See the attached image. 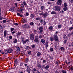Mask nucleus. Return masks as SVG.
I'll return each mask as SVG.
<instances>
[{
    "mask_svg": "<svg viewBox=\"0 0 73 73\" xmlns=\"http://www.w3.org/2000/svg\"><path fill=\"white\" fill-rule=\"evenodd\" d=\"M29 15V13L28 12H27L25 14V16H28Z\"/></svg>",
    "mask_w": 73,
    "mask_h": 73,
    "instance_id": "a18cd8bd",
    "label": "nucleus"
},
{
    "mask_svg": "<svg viewBox=\"0 0 73 73\" xmlns=\"http://www.w3.org/2000/svg\"><path fill=\"white\" fill-rule=\"evenodd\" d=\"M19 11L20 12H22V11H23V9L22 8H21L20 9H19Z\"/></svg>",
    "mask_w": 73,
    "mask_h": 73,
    "instance_id": "de8ad7c7",
    "label": "nucleus"
},
{
    "mask_svg": "<svg viewBox=\"0 0 73 73\" xmlns=\"http://www.w3.org/2000/svg\"><path fill=\"white\" fill-rule=\"evenodd\" d=\"M67 58L68 60H69V59H70V60H72V59L70 58V55H68L67 56Z\"/></svg>",
    "mask_w": 73,
    "mask_h": 73,
    "instance_id": "ea45409f",
    "label": "nucleus"
},
{
    "mask_svg": "<svg viewBox=\"0 0 73 73\" xmlns=\"http://www.w3.org/2000/svg\"><path fill=\"white\" fill-rule=\"evenodd\" d=\"M62 27V25H60V24L58 25V28H61Z\"/></svg>",
    "mask_w": 73,
    "mask_h": 73,
    "instance_id": "4c0bfd02",
    "label": "nucleus"
},
{
    "mask_svg": "<svg viewBox=\"0 0 73 73\" xmlns=\"http://www.w3.org/2000/svg\"><path fill=\"white\" fill-rule=\"evenodd\" d=\"M31 46L32 48H35V47H36V44H33L32 45H31Z\"/></svg>",
    "mask_w": 73,
    "mask_h": 73,
    "instance_id": "c85d7f7f",
    "label": "nucleus"
},
{
    "mask_svg": "<svg viewBox=\"0 0 73 73\" xmlns=\"http://www.w3.org/2000/svg\"><path fill=\"white\" fill-rule=\"evenodd\" d=\"M62 4V0H58L57 4L58 5H60Z\"/></svg>",
    "mask_w": 73,
    "mask_h": 73,
    "instance_id": "39448f33",
    "label": "nucleus"
},
{
    "mask_svg": "<svg viewBox=\"0 0 73 73\" xmlns=\"http://www.w3.org/2000/svg\"><path fill=\"white\" fill-rule=\"evenodd\" d=\"M69 1L71 3L73 4V0H69Z\"/></svg>",
    "mask_w": 73,
    "mask_h": 73,
    "instance_id": "0e129e2a",
    "label": "nucleus"
},
{
    "mask_svg": "<svg viewBox=\"0 0 73 73\" xmlns=\"http://www.w3.org/2000/svg\"><path fill=\"white\" fill-rule=\"evenodd\" d=\"M13 42H14V43H15V44L17 43V39H15L14 40Z\"/></svg>",
    "mask_w": 73,
    "mask_h": 73,
    "instance_id": "bb28decb",
    "label": "nucleus"
},
{
    "mask_svg": "<svg viewBox=\"0 0 73 73\" xmlns=\"http://www.w3.org/2000/svg\"><path fill=\"white\" fill-rule=\"evenodd\" d=\"M30 17H31L32 19L34 18V15L33 14H31L30 15Z\"/></svg>",
    "mask_w": 73,
    "mask_h": 73,
    "instance_id": "412c9836",
    "label": "nucleus"
},
{
    "mask_svg": "<svg viewBox=\"0 0 73 73\" xmlns=\"http://www.w3.org/2000/svg\"><path fill=\"white\" fill-rule=\"evenodd\" d=\"M36 71H37V69L36 68H34L32 70V72L33 73H36Z\"/></svg>",
    "mask_w": 73,
    "mask_h": 73,
    "instance_id": "9b49d317",
    "label": "nucleus"
},
{
    "mask_svg": "<svg viewBox=\"0 0 73 73\" xmlns=\"http://www.w3.org/2000/svg\"><path fill=\"white\" fill-rule=\"evenodd\" d=\"M27 72L29 73H31V68H30V67H29V66H28L27 67Z\"/></svg>",
    "mask_w": 73,
    "mask_h": 73,
    "instance_id": "0eeeda50",
    "label": "nucleus"
},
{
    "mask_svg": "<svg viewBox=\"0 0 73 73\" xmlns=\"http://www.w3.org/2000/svg\"><path fill=\"white\" fill-rule=\"evenodd\" d=\"M28 53L29 54V55H30V54H31L32 52H31V51H30L28 52Z\"/></svg>",
    "mask_w": 73,
    "mask_h": 73,
    "instance_id": "052dcab7",
    "label": "nucleus"
},
{
    "mask_svg": "<svg viewBox=\"0 0 73 73\" xmlns=\"http://www.w3.org/2000/svg\"><path fill=\"white\" fill-rule=\"evenodd\" d=\"M11 53V52L9 51L8 49H7V50H5V54H7V53Z\"/></svg>",
    "mask_w": 73,
    "mask_h": 73,
    "instance_id": "4468645a",
    "label": "nucleus"
},
{
    "mask_svg": "<svg viewBox=\"0 0 73 73\" xmlns=\"http://www.w3.org/2000/svg\"><path fill=\"white\" fill-rule=\"evenodd\" d=\"M32 49V48H31V47H29V46H27L26 47V49Z\"/></svg>",
    "mask_w": 73,
    "mask_h": 73,
    "instance_id": "cd10ccee",
    "label": "nucleus"
},
{
    "mask_svg": "<svg viewBox=\"0 0 73 73\" xmlns=\"http://www.w3.org/2000/svg\"><path fill=\"white\" fill-rule=\"evenodd\" d=\"M49 68V66L47 65L46 66L44 67V69L45 70H48V69Z\"/></svg>",
    "mask_w": 73,
    "mask_h": 73,
    "instance_id": "f3484780",
    "label": "nucleus"
},
{
    "mask_svg": "<svg viewBox=\"0 0 73 73\" xmlns=\"http://www.w3.org/2000/svg\"><path fill=\"white\" fill-rule=\"evenodd\" d=\"M64 7H67V4L66 3H64Z\"/></svg>",
    "mask_w": 73,
    "mask_h": 73,
    "instance_id": "3c124183",
    "label": "nucleus"
},
{
    "mask_svg": "<svg viewBox=\"0 0 73 73\" xmlns=\"http://www.w3.org/2000/svg\"><path fill=\"white\" fill-rule=\"evenodd\" d=\"M48 43H49V42H48V41H46L45 44V48L46 49H47V48L48 47Z\"/></svg>",
    "mask_w": 73,
    "mask_h": 73,
    "instance_id": "9d476101",
    "label": "nucleus"
},
{
    "mask_svg": "<svg viewBox=\"0 0 73 73\" xmlns=\"http://www.w3.org/2000/svg\"><path fill=\"white\" fill-rule=\"evenodd\" d=\"M3 58H9V57H7V55H3Z\"/></svg>",
    "mask_w": 73,
    "mask_h": 73,
    "instance_id": "c756f323",
    "label": "nucleus"
},
{
    "mask_svg": "<svg viewBox=\"0 0 73 73\" xmlns=\"http://www.w3.org/2000/svg\"><path fill=\"white\" fill-rule=\"evenodd\" d=\"M70 24H73V19H72L70 22Z\"/></svg>",
    "mask_w": 73,
    "mask_h": 73,
    "instance_id": "774afa93",
    "label": "nucleus"
},
{
    "mask_svg": "<svg viewBox=\"0 0 73 73\" xmlns=\"http://www.w3.org/2000/svg\"><path fill=\"white\" fill-rule=\"evenodd\" d=\"M60 6H57V5L54 7V10L55 12H57V11H60Z\"/></svg>",
    "mask_w": 73,
    "mask_h": 73,
    "instance_id": "f03ea898",
    "label": "nucleus"
},
{
    "mask_svg": "<svg viewBox=\"0 0 73 73\" xmlns=\"http://www.w3.org/2000/svg\"><path fill=\"white\" fill-rule=\"evenodd\" d=\"M23 4L25 6V5H27V3H26V2H25V1H23Z\"/></svg>",
    "mask_w": 73,
    "mask_h": 73,
    "instance_id": "603ef678",
    "label": "nucleus"
},
{
    "mask_svg": "<svg viewBox=\"0 0 73 73\" xmlns=\"http://www.w3.org/2000/svg\"><path fill=\"white\" fill-rule=\"evenodd\" d=\"M30 24L31 25H34V23H33V22H31L30 23Z\"/></svg>",
    "mask_w": 73,
    "mask_h": 73,
    "instance_id": "58836bf2",
    "label": "nucleus"
},
{
    "mask_svg": "<svg viewBox=\"0 0 73 73\" xmlns=\"http://www.w3.org/2000/svg\"><path fill=\"white\" fill-rule=\"evenodd\" d=\"M35 38L34 40V41L35 42H39V41L38 40V39L39 38V37L38 36H35Z\"/></svg>",
    "mask_w": 73,
    "mask_h": 73,
    "instance_id": "20e7f679",
    "label": "nucleus"
},
{
    "mask_svg": "<svg viewBox=\"0 0 73 73\" xmlns=\"http://www.w3.org/2000/svg\"><path fill=\"white\" fill-rule=\"evenodd\" d=\"M27 24H25L22 25V27L24 29H27Z\"/></svg>",
    "mask_w": 73,
    "mask_h": 73,
    "instance_id": "f8f14e48",
    "label": "nucleus"
},
{
    "mask_svg": "<svg viewBox=\"0 0 73 73\" xmlns=\"http://www.w3.org/2000/svg\"><path fill=\"white\" fill-rule=\"evenodd\" d=\"M8 50H9V52H10V53L11 52H12V51L13 50V49L11 48H9L8 49Z\"/></svg>",
    "mask_w": 73,
    "mask_h": 73,
    "instance_id": "f704fd0d",
    "label": "nucleus"
},
{
    "mask_svg": "<svg viewBox=\"0 0 73 73\" xmlns=\"http://www.w3.org/2000/svg\"><path fill=\"white\" fill-rule=\"evenodd\" d=\"M4 37H6L7 36V30H5L4 31Z\"/></svg>",
    "mask_w": 73,
    "mask_h": 73,
    "instance_id": "dca6fc26",
    "label": "nucleus"
},
{
    "mask_svg": "<svg viewBox=\"0 0 73 73\" xmlns=\"http://www.w3.org/2000/svg\"><path fill=\"white\" fill-rule=\"evenodd\" d=\"M23 63L22 62H21L20 64V66H23Z\"/></svg>",
    "mask_w": 73,
    "mask_h": 73,
    "instance_id": "69168bd1",
    "label": "nucleus"
},
{
    "mask_svg": "<svg viewBox=\"0 0 73 73\" xmlns=\"http://www.w3.org/2000/svg\"><path fill=\"white\" fill-rule=\"evenodd\" d=\"M51 13L52 15H55L56 14V12L54 11H52L51 12Z\"/></svg>",
    "mask_w": 73,
    "mask_h": 73,
    "instance_id": "b1692460",
    "label": "nucleus"
},
{
    "mask_svg": "<svg viewBox=\"0 0 73 73\" xmlns=\"http://www.w3.org/2000/svg\"><path fill=\"white\" fill-rule=\"evenodd\" d=\"M42 24L44 25H45L46 24V22L43 21L42 22Z\"/></svg>",
    "mask_w": 73,
    "mask_h": 73,
    "instance_id": "4d7b16f0",
    "label": "nucleus"
},
{
    "mask_svg": "<svg viewBox=\"0 0 73 73\" xmlns=\"http://www.w3.org/2000/svg\"><path fill=\"white\" fill-rule=\"evenodd\" d=\"M28 61H29V58H26L25 60V63H27V62H28Z\"/></svg>",
    "mask_w": 73,
    "mask_h": 73,
    "instance_id": "2f4dec72",
    "label": "nucleus"
},
{
    "mask_svg": "<svg viewBox=\"0 0 73 73\" xmlns=\"http://www.w3.org/2000/svg\"><path fill=\"white\" fill-rule=\"evenodd\" d=\"M40 9L42 11L44 10V9H45V7L44 6L42 5L41 7H40Z\"/></svg>",
    "mask_w": 73,
    "mask_h": 73,
    "instance_id": "a211bd4d",
    "label": "nucleus"
},
{
    "mask_svg": "<svg viewBox=\"0 0 73 73\" xmlns=\"http://www.w3.org/2000/svg\"><path fill=\"white\" fill-rule=\"evenodd\" d=\"M60 13L61 14H64L65 13L64 12V10H61L60 11Z\"/></svg>",
    "mask_w": 73,
    "mask_h": 73,
    "instance_id": "c9c22d12",
    "label": "nucleus"
},
{
    "mask_svg": "<svg viewBox=\"0 0 73 73\" xmlns=\"http://www.w3.org/2000/svg\"><path fill=\"white\" fill-rule=\"evenodd\" d=\"M43 32V30H40L38 32V33L40 34H42Z\"/></svg>",
    "mask_w": 73,
    "mask_h": 73,
    "instance_id": "72a5a7b5",
    "label": "nucleus"
},
{
    "mask_svg": "<svg viewBox=\"0 0 73 73\" xmlns=\"http://www.w3.org/2000/svg\"><path fill=\"white\" fill-rule=\"evenodd\" d=\"M37 67H38V68H41V64L40 63H38L37 64Z\"/></svg>",
    "mask_w": 73,
    "mask_h": 73,
    "instance_id": "aec40b11",
    "label": "nucleus"
},
{
    "mask_svg": "<svg viewBox=\"0 0 73 73\" xmlns=\"http://www.w3.org/2000/svg\"><path fill=\"white\" fill-rule=\"evenodd\" d=\"M72 36V34H71V33H69L68 34L67 36H68V37H70V36Z\"/></svg>",
    "mask_w": 73,
    "mask_h": 73,
    "instance_id": "37998d69",
    "label": "nucleus"
},
{
    "mask_svg": "<svg viewBox=\"0 0 73 73\" xmlns=\"http://www.w3.org/2000/svg\"><path fill=\"white\" fill-rule=\"evenodd\" d=\"M63 38H64V39L66 38H67V36H66V35H64Z\"/></svg>",
    "mask_w": 73,
    "mask_h": 73,
    "instance_id": "6e6d98bb",
    "label": "nucleus"
},
{
    "mask_svg": "<svg viewBox=\"0 0 73 73\" xmlns=\"http://www.w3.org/2000/svg\"><path fill=\"white\" fill-rule=\"evenodd\" d=\"M50 52H53L54 50L53 48H51L50 49Z\"/></svg>",
    "mask_w": 73,
    "mask_h": 73,
    "instance_id": "c03bdc74",
    "label": "nucleus"
},
{
    "mask_svg": "<svg viewBox=\"0 0 73 73\" xmlns=\"http://www.w3.org/2000/svg\"><path fill=\"white\" fill-rule=\"evenodd\" d=\"M48 16V13L47 12H46L44 13H43L42 15L43 17L44 18H46Z\"/></svg>",
    "mask_w": 73,
    "mask_h": 73,
    "instance_id": "6e6552de",
    "label": "nucleus"
},
{
    "mask_svg": "<svg viewBox=\"0 0 73 73\" xmlns=\"http://www.w3.org/2000/svg\"><path fill=\"white\" fill-rule=\"evenodd\" d=\"M56 64L57 65H58L59 64H60V62L57 61L56 62Z\"/></svg>",
    "mask_w": 73,
    "mask_h": 73,
    "instance_id": "7c9ffc66",
    "label": "nucleus"
},
{
    "mask_svg": "<svg viewBox=\"0 0 73 73\" xmlns=\"http://www.w3.org/2000/svg\"><path fill=\"white\" fill-rule=\"evenodd\" d=\"M45 65H43L42 66H41V68H42V69H44V67H45Z\"/></svg>",
    "mask_w": 73,
    "mask_h": 73,
    "instance_id": "680f3d73",
    "label": "nucleus"
},
{
    "mask_svg": "<svg viewBox=\"0 0 73 73\" xmlns=\"http://www.w3.org/2000/svg\"><path fill=\"white\" fill-rule=\"evenodd\" d=\"M27 29H29L31 28V26L29 25H28L27 26Z\"/></svg>",
    "mask_w": 73,
    "mask_h": 73,
    "instance_id": "e433bc0d",
    "label": "nucleus"
},
{
    "mask_svg": "<svg viewBox=\"0 0 73 73\" xmlns=\"http://www.w3.org/2000/svg\"><path fill=\"white\" fill-rule=\"evenodd\" d=\"M43 28L42 27V26L38 28L39 30H43Z\"/></svg>",
    "mask_w": 73,
    "mask_h": 73,
    "instance_id": "473e14b6",
    "label": "nucleus"
},
{
    "mask_svg": "<svg viewBox=\"0 0 73 73\" xmlns=\"http://www.w3.org/2000/svg\"><path fill=\"white\" fill-rule=\"evenodd\" d=\"M73 27H69L68 30L70 31H71L73 30Z\"/></svg>",
    "mask_w": 73,
    "mask_h": 73,
    "instance_id": "a878e982",
    "label": "nucleus"
},
{
    "mask_svg": "<svg viewBox=\"0 0 73 73\" xmlns=\"http://www.w3.org/2000/svg\"><path fill=\"white\" fill-rule=\"evenodd\" d=\"M22 21L23 23H27V21L26 19H24L22 20Z\"/></svg>",
    "mask_w": 73,
    "mask_h": 73,
    "instance_id": "6ab92c4d",
    "label": "nucleus"
},
{
    "mask_svg": "<svg viewBox=\"0 0 73 73\" xmlns=\"http://www.w3.org/2000/svg\"><path fill=\"white\" fill-rule=\"evenodd\" d=\"M48 29H49V31L52 32L53 30V27L52 26H50V27H48Z\"/></svg>",
    "mask_w": 73,
    "mask_h": 73,
    "instance_id": "423d86ee",
    "label": "nucleus"
},
{
    "mask_svg": "<svg viewBox=\"0 0 73 73\" xmlns=\"http://www.w3.org/2000/svg\"><path fill=\"white\" fill-rule=\"evenodd\" d=\"M30 40H32V41H33L35 40V35L33 34H31L30 35Z\"/></svg>",
    "mask_w": 73,
    "mask_h": 73,
    "instance_id": "7ed1b4c3",
    "label": "nucleus"
},
{
    "mask_svg": "<svg viewBox=\"0 0 73 73\" xmlns=\"http://www.w3.org/2000/svg\"><path fill=\"white\" fill-rule=\"evenodd\" d=\"M49 57L50 58V59H53V56L51 55L49 56Z\"/></svg>",
    "mask_w": 73,
    "mask_h": 73,
    "instance_id": "49530a36",
    "label": "nucleus"
},
{
    "mask_svg": "<svg viewBox=\"0 0 73 73\" xmlns=\"http://www.w3.org/2000/svg\"><path fill=\"white\" fill-rule=\"evenodd\" d=\"M60 49L62 50H65V48H64L63 47H62L60 48Z\"/></svg>",
    "mask_w": 73,
    "mask_h": 73,
    "instance_id": "5fc2aeb1",
    "label": "nucleus"
},
{
    "mask_svg": "<svg viewBox=\"0 0 73 73\" xmlns=\"http://www.w3.org/2000/svg\"><path fill=\"white\" fill-rule=\"evenodd\" d=\"M13 9V12H15L16 11L15 10V7H13L12 8Z\"/></svg>",
    "mask_w": 73,
    "mask_h": 73,
    "instance_id": "a19ab883",
    "label": "nucleus"
},
{
    "mask_svg": "<svg viewBox=\"0 0 73 73\" xmlns=\"http://www.w3.org/2000/svg\"><path fill=\"white\" fill-rule=\"evenodd\" d=\"M63 9L65 11H67V10H68V8L67 7H64L63 8Z\"/></svg>",
    "mask_w": 73,
    "mask_h": 73,
    "instance_id": "4be33fe9",
    "label": "nucleus"
},
{
    "mask_svg": "<svg viewBox=\"0 0 73 73\" xmlns=\"http://www.w3.org/2000/svg\"><path fill=\"white\" fill-rule=\"evenodd\" d=\"M21 6L22 8H23L24 7V5H23V4H21Z\"/></svg>",
    "mask_w": 73,
    "mask_h": 73,
    "instance_id": "bf43d9fd",
    "label": "nucleus"
},
{
    "mask_svg": "<svg viewBox=\"0 0 73 73\" xmlns=\"http://www.w3.org/2000/svg\"><path fill=\"white\" fill-rule=\"evenodd\" d=\"M11 31V32H12V31H13L14 30H15V29L14 28H11L10 29Z\"/></svg>",
    "mask_w": 73,
    "mask_h": 73,
    "instance_id": "79ce46f5",
    "label": "nucleus"
},
{
    "mask_svg": "<svg viewBox=\"0 0 73 73\" xmlns=\"http://www.w3.org/2000/svg\"><path fill=\"white\" fill-rule=\"evenodd\" d=\"M3 19V18L2 17L0 16V20H2Z\"/></svg>",
    "mask_w": 73,
    "mask_h": 73,
    "instance_id": "e2e57ef3",
    "label": "nucleus"
},
{
    "mask_svg": "<svg viewBox=\"0 0 73 73\" xmlns=\"http://www.w3.org/2000/svg\"><path fill=\"white\" fill-rule=\"evenodd\" d=\"M14 62L16 65H17V64H18V62L17 61V60L15 59L14 61Z\"/></svg>",
    "mask_w": 73,
    "mask_h": 73,
    "instance_id": "5701e85b",
    "label": "nucleus"
},
{
    "mask_svg": "<svg viewBox=\"0 0 73 73\" xmlns=\"http://www.w3.org/2000/svg\"><path fill=\"white\" fill-rule=\"evenodd\" d=\"M37 55H40L41 53L40 52H38L37 53Z\"/></svg>",
    "mask_w": 73,
    "mask_h": 73,
    "instance_id": "338daca9",
    "label": "nucleus"
},
{
    "mask_svg": "<svg viewBox=\"0 0 73 73\" xmlns=\"http://www.w3.org/2000/svg\"><path fill=\"white\" fill-rule=\"evenodd\" d=\"M43 14H44V13L43 12H42V13H39V15H42V16L43 15Z\"/></svg>",
    "mask_w": 73,
    "mask_h": 73,
    "instance_id": "13d9d810",
    "label": "nucleus"
},
{
    "mask_svg": "<svg viewBox=\"0 0 73 73\" xmlns=\"http://www.w3.org/2000/svg\"><path fill=\"white\" fill-rule=\"evenodd\" d=\"M39 21L40 23H42L43 22V19H41V20H40Z\"/></svg>",
    "mask_w": 73,
    "mask_h": 73,
    "instance_id": "8fccbe9b",
    "label": "nucleus"
},
{
    "mask_svg": "<svg viewBox=\"0 0 73 73\" xmlns=\"http://www.w3.org/2000/svg\"><path fill=\"white\" fill-rule=\"evenodd\" d=\"M53 37H51L50 38V40L51 41H53L55 40L56 42H58L59 40H58V38L57 35H54Z\"/></svg>",
    "mask_w": 73,
    "mask_h": 73,
    "instance_id": "f257e3e1",
    "label": "nucleus"
},
{
    "mask_svg": "<svg viewBox=\"0 0 73 73\" xmlns=\"http://www.w3.org/2000/svg\"><path fill=\"white\" fill-rule=\"evenodd\" d=\"M62 72L63 73H66V70H62Z\"/></svg>",
    "mask_w": 73,
    "mask_h": 73,
    "instance_id": "864d4df0",
    "label": "nucleus"
},
{
    "mask_svg": "<svg viewBox=\"0 0 73 73\" xmlns=\"http://www.w3.org/2000/svg\"><path fill=\"white\" fill-rule=\"evenodd\" d=\"M33 32L34 34H36V33H37V30H34Z\"/></svg>",
    "mask_w": 73,
    "mask_h": 73,
    "instance_id": "09e8293b",
    "label": "nucleus"
},
{
    "mask_svg": "<svg viewBox=\"0 0 73 73\" xmlns=\"http://www.w3.org/2000/svg\"><path fill=\"white\" fill-rule=\"evenodd\" d=\"M27 42H29V39H27L25 40H23V41H22V43L23 44H24L27 43Z\"/></svg>",
    "mask_w": 73,
    "mask_h": 73,
    "instance_id": "1a4fd4ad",
    "label": "nucleus"
},
{
    "mask_svg": "<svg viewBox=\"0 0 73 73\" xmlns=\"http://www.w3.org/2000/svg\"><path fill=\"white\" fill-rule=\"evenodd\" d=\"M20 49L19 48V47L17 46L16 47V50L17 52H19V51H20Z\"/></svg>",
    "mask_w": 73,
    "mask_h": 73,
    "instance_id": "2eb2a0df",
    "label": "nucleus"
},
{
    "mask_svg": "<svg viewBox=\"0 0 73 73\" xmlns=\"http://www.w3.org/2000/svg\"><path fill=\"white\" fill-rule=\"evenodd\" d=\"M40 42H42V43L43 44L45 42V40H44V39H42L40 40Z\"/></svg>",
    "mask_w": 73,
    "mask_h": 73,
    "instance_id": "ddd939ff",
    "label": "nucleus"
},
{
    "mask_svg": "<svg viewBox=\"0 0 73 73\" xmlns=\"http://www.w3.org/2000/svg\"><path fill=\"white\" fill-rule=\"evenodd\" d=\"M21 32H18L17 33V37H19L20 35H21Z\"/></svg>",
    "mask_w": 73,
    "mask_h": 73,
    "instance_id": "393cba45",
    "label": "nucleus"
}]
</instances>
